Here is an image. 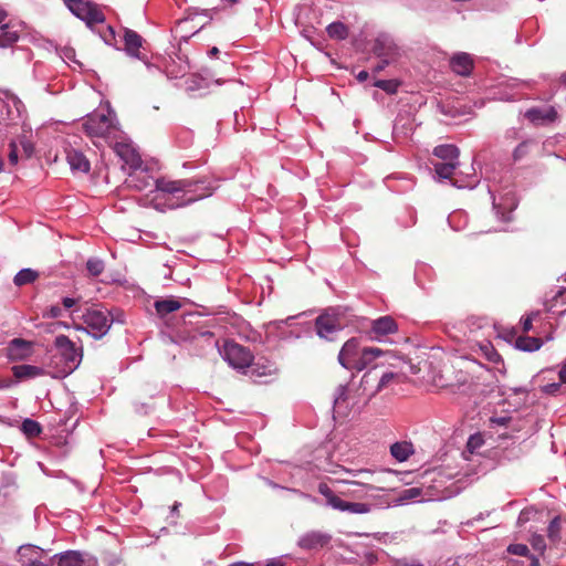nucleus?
Masks as SVG:
<instances>
[{"label":"nucleus","instance_id":"obj_28","mask_svg":"<svg viewBox=\"0 0 566 566\" xmlns=\"http://www.w3.org/2000/svg\"><path fill=\"white\" fill-rule=\"evenodd\" d=\"M39 276L40 273L36 270L24 268L14 275L13 283L15 286L21 287L34 283Z\"/></svg>","mask_w":566,"mask_h":566},{"label":"nucleus","instance_id":"obj_54","mask_svg":"<svg viewBox=\"0 0 566 566\" xmlns=\"http://www.w3.org/2000/svg\"><path fill=\"white\" fill-rule=\"evenodd\" d=\"M62 314V310L59 306H51L49 308V315L53 318L60 317Z\"/></svg>","mask_w":566,"mask_h":566},{"label":"nucleus","instance_id":"obj_16","mask_svg":"<svg viewBox=\"0 0 566 566\" xmlns=\"http://www.w3.org/2000/svg\"><path fill=\"white\" fill-rule=\"evenodd\" d=\"M189 71V63L185 56L175 54L169 55V57L164 63V72L169 78H180L185 76Z\"/></svg>","mask_w":566,"mask_h":566},{"label":"nucleus","instance_id":"obj_64","mask_svg":"<svg viewBox=\"0 0 566 566\" xmlns=\"http://www.w3.org/2000/svg\"><path fill=\"white\" fill-rule=\"evenodd\" d=\"M530 566H541L539 559L536 556H531V565Z\"/></svg>","mask_w":566,"mask_h":566},{"label":"nucleus","instance_id":"obj_38","mask_svg":"<svg viewBox=\"0 0 566 566\" xmlns=\"http://www.w3.org/2000/svg\"><path fill=\"white\" fill-rule=\"evenodd\" d=\"M396 376H397V375H396L395 373H391V371H390V373H385V374L380 377V379L378 380V384H377L376 388H375L373 391H370V392L368 394V397L370 398V397L375 396V395H376L377 392H379L382 388H385L386 386H388V384H389V382H391V381L396 378Z\"/></svg>","mask_w":566,"mask_h":566},{"label":"nucleus","instance_id":"obj_7","mask_svg":"<svg viewBox=\"0 0 566 566\" xmlns=\"http://www.w3.org/2000/svg\"><path fill=\"white\" fill-rule=\"evenodd\" d=\"M54 345L64 363L63 371L69 374L75 370L82 360V353L74 343L67 336L59 335L55 337Z\"/></svg>","mask_w":566,"mask_h":566},{"label":"nucleus","instance_id":"obj_18","mask_svg":"<svg viewBox=\"0 0 566 566\" xmlns=\"http://www.w3.org/2000/svg\"><path fill=\"white\" fill-rule=\"evenodd\" d=\"M329 541L331 536L328 534L322 532H310L300 537L298 546L308 551L319 549L326 546Z\"/></svg>","mask_w":566,"mask_h":566},{"label":"nucleus","instance_id":"obj_35","mask_svg":"<svg viewBox=\"0 0 566 566\" xmlns=\"http://www.w3.org/2000/svg\"><path fill=\"white\" fill-rule=\"evenodd\" d=\"M98 33L103 41L111 46L116 45L115 31L112 27L105 25L104 22L102 24H97Z\"/></svg>","mask_w":566,"mask_h":566},{"label":"nucleus","instance_id":"obj_60","mask_svg":"<svg viewBox=\"0 0 566 566\" xmlns=\"http://www.w3.org/2000/svg\"><path fill=\"white\" fill-rule=\"evenodd\" d=\"M376 85L382 90H389V82L387 81H378Z\"/></svg>","mask_w":566,"mask_h":566},{"label":"nucleus","instance_id":"obj_37","mask_svg":"<svg viewBox=\"0 0 566 566\" xmlns=\"http://www.w3.org/2000/svg\"><path fill=\"white\" fill-rule=\"evenodd\" d=\"M22 431L29 437H36L41 433V426L32 419H25L22 422Z\"/></svg>","mask_w":566,"mask_h":566},{"label":"nucleus","instance_id":"obj_62","mask_svg":"<svg viewBox=\"0 0 566 566\" xmlns=\"http://www.w3.org/2000/svg\"><path fill=\"white\" fill-rule=\"evenodd\" d=\"M370 376H371V375H370V373H366V374L363 376V378H361V385H363V386H366V385L369 382V380H370Z\"/></svg>","mask_w":566,"mask_h":566},{"label":"nucleus","instance_id":"obj_11","mask_svg":"<svg viewBox=\"0 0 566 566\" xmlns=\"http://www.w3.org/2000/svg\"><path fill=\"white\" fill-rule=\"evenodd\" d=\"M373 51L379 59H384L385 64L395 61L399 55V49L394 39L384 33L375 39Z\"/></svg>","mask_w":566,"mask_h":566},{"label":"nucleus","instance_id":"obj_21","mask_svg":"<svg viewBox=\"0 0 566 566\" xmlns=\"http://www.w3.org/2000/svg\"><path fill=\"white\" fill-rule=\"evenodd\" d=\"M40 548L34 545L24 544L18 549L20 560L25 566H46L44 563L38 560Z\"/></svg>","mask_w":566,"mask_h":566},{"label":"nucleus","instance_id":"obj_50","mask_svg":"<svg viewBox=\"0 0 566 566\" xmlns=\"http://www.w3.org/2000/svg\"><path fill=\"white\" fill-rule=\"evenodd\" d=\"M9 161L12 165H17L18 163V146L14 142L10 143Z\"/></svg>","mask_w":566,"mask_h":566},{"label":"nucleus","instance_id":"obj_12","mask_svg":"<svg viewBox=\"0 0 566 566\" xmlns=\"http://www.w3.org/2000/svg\"><path fill=\"white\" fill-rule=\"evenodd\" d=\"M53 558L56 562V566H97L96 558L78 551H65L55 554Z\"/></svg>","mask_w":566,"mask_h":566},{"label":"nucleus","instance_id":"obj_63","mask_svg":"<svg viewBox=\"0 0 566 566\" xmlns=\"http://www.w3.org/2000/svg\"><path fill=\"white\" fill-rule=\"evenodd\" d=\"M272 371H273L272 366H268V367H264V370H263V371H261V373H259V371H258V374H259V375L266 376V375H271V374H272Z\"/></svg>","mask_w":566,"mask_h":566},{"label":"nucleus","instance_id":"obj_41","mask_svg":"<svg viewBox=\"0 0 566 566\" xmlns=\"http://www.w3.org/2000/svg\"><path fill=\"white\" fill-rule=\"evenodd\" d=\"M507 552L517 556H528L530 549L525 544H511Z\"/></svg>","mask_w":566,"mask_h":566},{"label":"nucleus","instance_id":"obj_39","mask_svg":"<svg viewBox=\"0 0 566 566\" xmlns=\"http://www.w3.org/2000/svg\"><path fill=\"white\" fill-rule=\"evenodd\" d=\"M530 543H531L533 549L538 552L541 555H543L545 553L546 543H545V538L543 535L536 534V533L532 534L530 537Z\"/></svg>","mask_w":566,"mask_h":566},{"label":"nucleus","instance_id":"obj_8","mask_svg":"<svg viewBox=\"0 0 566 566\" xmlns=\"http://www.w3.org/2000/svg\"><path fill=\"white\" fill-rule=\"evenodd\" d=\"M316 333L321 338L333 339V335L343 328L336 308H328L315 321Z\"/></svg>","mask_w":566,"mask_h":566},{"label":"nucleus","instance_id":"obj_40","mask_svg":"<svg viewBox=\"0 0 566 566\" xmlns=\"http://www.w3.org/2000/svg\"><path fill=\"white\" fill-rule=\"evenodd\" d=\"M348 399V388L347 386L339 385L335 391L334 405L335 407H340Z\"/></svg>","mask_w":566,"mask_h":566},{"label":"nucleus","instance_id":"obj_45","mask_svg":"<svg viewBox=\"0 0 566 566\" xmlns=\"http://www.w3.org/2000/svg\"><path fill=\"white\" fill-rule=\"evenodd\" d=\"M538 315H539L538 312H532L531 314H528L526 317L523 318L522 324H523V331L525 333H527L532 329V323Z\"/></svg>","mask_w":566,"mask_h":566},{"label":"nucleus","instance_id":"obj_29","mask_svg":"<svg viewBox=\"0 0 566 566\" xmlns=\"http://www.w3.org/2000/svg\"><path fill=\"white\" fill-rule=\"evenodd\" d=\"M153 178L144 171L134 172L127 179V185L137 190H145L151 185Z\"/></svg>","mask_w":566,"mask_h":566},{"label":"nucleus","instance_id":"obj_27","mask_svg":"<svg viewBox=\"0 0 566 566\" xmlns=\"http://www.w3.org/2000/svg\"><path fill=\"white\" fill-rule=\"evenodd\" d=\"M433 155L440 158L442 161H459V148L454 145H439L434 147Z\"/></svg>","mask_w":566,"mask_h":566},{"label":"nucleus","instance_id":"obj_5","mask_svg":"<svg viewBox=\"0 0 566 566\" xmlns=\"http://www.w3.org/2000/svg\"><path fill=\"white\" fill-rule=\"evenodd\" d=\"M66 8L78 19L83 20L87 27L94 28L102 24L105 20L102 11L93 3L84 0H63Z\"/></svg>","mask_w":566,"mask_h":566},{"label":"nucleus","instance_id":"obj_2","mask_svg":"<svg viewBox=\"0 0 566 566\" xmlns=\"http://www.w3.org/2000/svg\"><path fill=\"white\" fill-rule=\"evenodd\" d=\"M217 186L210 179L155 180V208L159 211L185 207L210 197Z\"/></svg>","mask_w":566,"mask_h":566},{"label":"nucleus","instance_id":"obj_43","mask_svg":"<svg viewBox=\"0 0 566 566\" xmlns=\"http://www.w3.org/2000/svg\"><path fill=\"white\" fill-rule=\"evenodd\" d=\"M514 208V205H512L510 207V210H512ZM493 209L495 210V213H496V217L499 219H501L502 221H509L511 218H510V214H511V211L509 212H503L502 209H501V205H497L495 202V199L493 198Z\"/></svg>","mask_w":566,"mask_h":566},{"label":"nucleus","instance_id":"obj_59","mask_svg":"<svg viewBox=\"0 0 566 566\" xmlns=\"http://www.w3.org/2000/svg\"><path fill=\"white\" fill-rule=\"evenodd\" d=\"M229 566H256V563L237 562L230 564Z\"/></svg>","mask_w":566,"mask_h":566},{"label":"nucleus","instance_id":"obj_53","mask_svg":"<svg viewBox=\"0 0 566 566\" xmlns=\"http://www.w3.org/2000/svg\"><path fill=\"white\" fill-rule=\"evenodd\" d=\"M202 338H205L206 340L209 342V344L212 346V347H218V340L214 339L213 337V334L212 333H203L201 335Z\"/></svg>","mask_w":566,"mask_h":566},{"label":"nucleus","instance_id":"obj_36","mask_svg":"<svg viewBox=\"0 0 566 566\" xmlns=\"http://www.w3.org/2000/svg\"><path fill=\"white\" fill-rule=\"evenodd\" d=\"M86 269L92 276H98L105 269L104 261L98 258H90L86 262Z\"/></svg>","mask_w":566,"mask_h":566},{"label":"nucleus","instance_id":"obj_46","mask_svg":"<svg viewBox=\"0 0 566 566\" xmlns=\"http://www.w3.org/2000/svg\"><path fill=\"white\" fill-rule=\"evenodd\" d=\"M61 57L65 61V62H74V63H77L75 61V51L72 49V48H63L61 50Z\"/></svg>","mask_w":566,"mask_h":566},{"label":"nucleus","instance_id":"obj_20","mask_svg":"<svg viewBox=\"0 0 566 566\" xmlns=\"http://www.w3.org/2000/svg\"><path fill=\"white\" fill-rule=\"evenodd\" d=\"M450 67L454 73L461 76H468L473 69V60L470 54L465 52L455 53L450 59Z\"/></svg>","mask_w":566,"mask_h":566},{"label":"nucleus","instance_id":"obj_17","mask_svg":"<svg viewBox=\"0 0 566 566\" xmlns=\"http://www.w3.org/2000/svg\"><path fill=\"white\" fill-rule=\"evenodd\" d=\"M397 331V323L391 316H381L371 322L370 334L374 339H380L387 335L396 333Z\"/></svg>","mask_w":566,"mask_h":566},{"label":"nucleus","instance_id":"obj_25","mask_svg":"<svg viewBox=\"0 0 566 566\" xmlns=\"http://www.w3.org/2000/svg\"><path fill=\"white\" fill-rule=\"evenodd\" d=\"M13 376L18 379H30L45 375V370L33 365H15L12 367Z\"/></svg>","mask_w":566,"mask_h":566},{"label":"nucleus","instance_id":"obj_58","mask_svg":"<svg viewBox=\"0 0 566 566\" xmlns=\"http://www.w3.org/2000/svg\"><path fill=\"white\" fill-rule=\"evenodd\" d=\"M558 375H559L560 381L566 384V364L562 366Z\"/></svg>","mask_w":566,"mask_h":566},{"label":"nucleus","instance_id":"obj_55","mask_svg":"<svg viewBox=\"0 0 566 566\" xmlns=\"http://www.w3.org/2000/svg\"><path fill=\"white\" fill-rule=\"evenodd\" d=\"M391 566H422L417 562L397 560Z\"/></svg>","mask_w":566,"mask_h":566},{"label":"nucleus","instance_id":"obj_52","mask_svg":"<svg viewBox=\"0 0 566 566\" xmlns=\"http://www.w3.org/2000/svg\"><path fill=\"white\" fill-rule=\"evenodd\" d=\"M482 440L480 437H470L469 441H468V448L470 450H474L475 448H478L480 444H481Z\"/></svg>","mask_w":566,"mask_h":566},{"label":"nucleus","instance_id":"obj_6","mask_svg":"<svg viewBox=\"0 0 566 566\" xmlns=\"http://www.w3.org/2000/svg\"><path fill=\"white\" fill-rule=\"evenodd\" d=\"M222 358L234 369H244L251 366L253 356L251 352L234 342L227 340L219 348Z\"/></svg>","mask_w":566,"mask_h":566},{"label":"nucleus","instance_id":"obj_13","mask_svg":"<svg viewBox=\"0 0 566 566\" xmlns=\"http://www.w3.org/2000/svg\"><path fill=\"white\" fill-rule=\"evenodd\" d=\"M361 349L356 338L348 339L342 347L338 361L339 364L349 370H357L358 360L360 358Z\"/></svg>","mask_w":566,"mask_h":566},{"label":"nucleus","instance_id":"obj_26","mask_svg":"<svg viewBox=\"0 0 566 566\" xmlns=\"http://www.w3.org/2000/svg\"><path fill=\"white\" fill-rule=\"evenodd\" d=\"M413 452V446L408 441L395 442L390 447V454L399 462L408 460Z\"/></svg>","mask_w":566,"mask_h":566},{"label":"nucleus","instance_id":"obj_44","mask_svg":"<svg viewBox=\"0 0 566 566\" xmlns=\"http://www.w3.org/2000/svg\"><path fill=\"white\" fill-rule=\"evenodd\" d=\"M412 130L411 124H409V127H406V124L400 125L399 122H396L394 125V135L396 137L403 135L407 136L409 132Z\"/></svg>","mask_w":566,"mask_h":566},{"label":"nucleus","instance_id":"obj_32","mask_svg":"<svg viewBox=\"0 0 566 566\" xmlns=\"http://www.w3.org/2000/svg\"><path fill=\"white\" fill-rule=\"evenodd\" d=\"M542 340L537 337H518L516 339V347L524 352H534L542 347Z\"/></svg>","mask_w":566,"mask_h":566},{"label":"nucleus","instance_id":"obj_3","mask_svg":"<svg viewBox=\"0 0 566 566\" xmlns=\"http://www.w3.org/2000/svg\"><path fill=\"white\" fill-rule=\"evenodd\" d=\"M83 129L93 139H103L106 144L120 138L123 132L118 126L116 114L107 105L106 109L95 111L83 122Z\"/></svg>","mask_w":566,"mask_h":566},{"label":"nucleus","instance_id":"obj_19","mask_svg":"<svg viewBox=\"0 0 566 566\" xmlns=\"http://www.w3.org/2000/svg\"><path fill=\"white\" fill-rule=\"evenodd\" d=\"M66 161L74 174H86L91 169V164L85 155L73 148L66 150Z\"/></svg>","mask_w":566,"mask_h":566},{"label":"nucleus","instance_id":"obj_10","mask_svg":"<svg viewBox=\"0 0 566 566\" xmlns=\"http://www.w3.org/2000/svg\"><path fill=\"white\" fill-rule=\"evenodd\" d=\"M524 117L534 126H546L558 119V112L551 105L536 106L528 108Z\"/></svg>","mask_w":566,"mask_h":566},{"label":"nucleus","instance_id":"obj_23","mask_svg":"<svg viewBox=\"0 0 566 566\" xmlns=\"http://www.w3.org/2000/svg\"><path fill=\"white\" fill-rule=\"evenodd\" d=\"M386 354L387 353L377 347H364L360 353L357 370L360 371L368 367H376L374 363Z\"/></svg>","mask_w":566,"mask_h":566},{"label":"nucleus","instance_id":"obj_51","mask_svg":"<svg viewBox=\"0 0 566 566\" xmlns=\"http://www.w3.org/2000/svg\"><path fill=\"white\" fill-rule=\"evenodd\" d=\"M256 566H283V559L282 557H274L268 559L264 565L256 564Z\"/></svg>","mask_w":566,"mask_h":566},{"label":"nucleus","instance_id":"obj_42","mask_svg":"<svg viewBox=\"0 0 566 566\" xmlns=\"http://www.w3.org/2000/svg\"><path fill=\"white\" fill-rule=\"evenodd\" d=\"M452 184L458 188H474L478 184V179L475 178L474 175H472L469 177L467 181L454 179Z\"/></svg>","mask_w":566,"mask_h":566},{"label":"nucleus","instance_id":"obj_47","mask_svg":"<svg viewBox=\"0 0 566 566\" xmlns=\"http://www.w3.org/2000/svg\"><path fill=\"white\" fill-rule=\"evenodd\" d=\"M19 144L22 147L25 157H30L33 154V145L29 139L23 137L19 140Z\"/></svg>","mask_w":566,"mask_h":566},{"label":"nucleus","instance_id":"obj_48","mask_svg":"<svg viewBox=\"0 0 566 566\" xmlns=\"http://www.w3.org/2000/svg\"><path fill=\"white\" fill-rule=\"evenodd\" d=\"M527 149H528V142H523L521 143L514 150L513 153V156H514V159L515 160H518L521 159L526 153H527Z\"/></svg>","mask_w":566,"mask_h":566},{"label":"nucleus","instance_id":"obj_33","mask_svg":"<svg viewBox=\"0 0 566 566\" xmlns=\"http://www.w3.org/2000/svg\"><path fill=\"white\" fill-rule=\"evenodd\" d=\"M326 30H327L328 35L333 39L343 40V39H346L348 35V29L342 22H333V23L328 24Z\"/></svg>","mask_w":566,"mask_h":566},{"label":"nucleus","instance_id":"obj_57","mask_svg":"<svg viewBox=\"0 0 566 566\" xmlns=\"http://www.w3.org/2000/svg\"><path fill=\"white\" fill-rule=\"evenodd\" d=\"M8 17V12L0 6V29L4 27L7 23H4L6 19Z\"/></svg>","mask_w":566,"mask_h":566},{"label":"nucleus","instance_id":"obj_22","mask_svg":"<svg viewBox=\"0 0 566 566\" xmlns=\"http://www.w3.org/2000/svg\"><path fill=\"white\" fill-rule=\"evenodd\" d=\"M2 103L7 109V116L10 120L13 122L21 118L24 112V105L15 95L11 93H4Z\"/></svg>","mask_w":566,"mask_h":566},{"label":"nucleus","instance_id":"obj_30","mask_svg":"<svg viewBox=\"0 0 566 566\" xmlns=\"http://www.w3.org/2000/svg\"><path fill=\"white\" fill-rule=\"evenodd\" d=\"M1 31L2 33L0 34V49L11 48L20 39L19 32L15 30H11L9 24L2 27Z\"/></svg>","mask_w":566,"mask_h":566},{"label":"nucleus","instance_id":"obj_56","mask_svg":"<svg viewBox=\"0 0 566 566\" xmlns=\"http://www.w3.org/2000/svg\"><path fill=\"white\" fill-rule=\"evenodd\" d=\"M62 304L65 308H71L76 304V301H75V298H72V297H64L62 300Z\"/></svg>","mask_w":566,"mask_h":566},{"label":"nucleus","instance_id":"obj_34","mask_svg":"<svg viewBox=\"0 0 566 566\" xmlns=\"http://www.w3.org/2000/svg\"><path fill=\"white\" fill-rule=\"evenodd\" d=\"M547 536L552 543H558L560 541V517L555 516L548 527H547Z\"/></svg>","mask_w":566,"mask_h":566},{"label":"nucleus","instance_id":"obj_1","mask_svg":"<svg viewBox=\"0 0 566 566\" xmlns=\"http://www.w3.org/2000/svg\"><path fill=\"white\" fill-rule=\"evenodd\" d=\"M343 471L353 479H336L335 484L350 486L345 491L335 492L326 483H319L317 491L325 499L326 506L343 513L354 515H366L375 509L388 507L389 502L382 496L374 495L373 492L380 490L373 484L375 471L370 469H348L336 465V469H325L329 473Z\"/></svg>","mask_w":566,"mask_h":566},{"label":"nucleus","instance_id":"obj_4","mask_svg":"<svg viewBox=\"0 0 566 566\" xmlns=\"http://www.w3.org/2000/svg\"><path fill=\"white\" fill-rule=\"evenodd\" d=\"M83 325H77V331H84L96 339L105 336L115 321H120L118 317L111 316L107 308L101 306H92L87 308L82 315Z\"/></svg>","mask_w":566,"mask_h":566},{"label":"nucleus","instance_id":"obj_49","mask_svg":"<svg viewBox=\"0 0 566 566\" xmlns=\"http://www.w3.org/2000/svg\"><path fill=\"white\" fill-rule=\"evenodd\" d=\"M420 493L421 492L418 488L407 489L402 492L401 500L407 501V500L416 499L420 495Z\"/></svg>","mask_w":566,"mask_h":566},{"label":"nucleus","instance_id":"obj_31","mask_svg":"<svg viewBox=\"0 0 566 566\" xmlns=\"http://www.w3.org/2000/svg\"><path fill=\"white\" fill-rule=\"evenodd\" d=\"M433 166L439 178L450 179L454 175V171L459 166V161L437 163Z\"/></svg>","mask_w":566,"mask_h":566},{"label":"nucleus","instance_id":"obj_9","mask_svg":"<svg viewBox=\"0 0 566 566\" xmlns=\"http://www.w3.org/2000/svg\"><path fill=\"white\" fill-rule=\"evenodd\" d=\"M122 135H124V133ZM108 145L114 149L116 155L124 161V164L133 169L139 168L142 165L140 156L133 147V145L126 142L124 136L113 139V143H109Z\"/></svg>","mask_w":566,"mask_h":566},{"label":"nucleus","instance_id":"obj_15","mask_svg":"<svg viewBox=\"0 0 566 566\" xmlns=\"http://www.w3.org/2000/svg\"><path fill=\"white\" fill-rule=\"evenodd\" d=\"M33 343L22 338L12 339L7 347V357L11 361L25 360L33 354Z\"/></svg>","mask_w":566,"mask_h":566},{"label":"nucleus","instance_id":"obj_24","mask_svg":"<svg viewBox=\"0 0 566 566\" xmlns=\"http://www.w3.org/2000/svg\"><path fill=\"white\" fill-rule=\"evenodd\" d=\"M157 315L165 318L168 314L174 313L181 308V302L176 297H168L157 300L154 303Z\"/></svg>","mask_w":566,"mask_h":566},{"label":"nucleus","instance_id":"obj_61","mask_svg":"<svg viewBox=\"0 0 566 566\" xmlns=\"http://www.w3.org/2000/svg\"><path fill=\"white\" fill-rule=\"evenodd\" d=\"M357 78H358L360 82H363V81L367 80V78H368V72H367V71H361V72H359V74H358Z\"/></svg>","mask_w":566,"mask_h":566},{"label":"nucleus","instance_id":"obj_14","mask_svg":"<svg viewBox=\"0 0 566 566\" xmlns=\"http://www.w3.org/2000/svg\"><path fill=\"white\" fill-rule=\"evenodd\" d=\"M143 38L134 30L124 29V50L130 57L138 59L145 62L147 69L150 71L156 66L144 60V56L140 54L139 49L143 45Z\"/></svg>","mask_w":566,"mask_h":566}]
</instances>
